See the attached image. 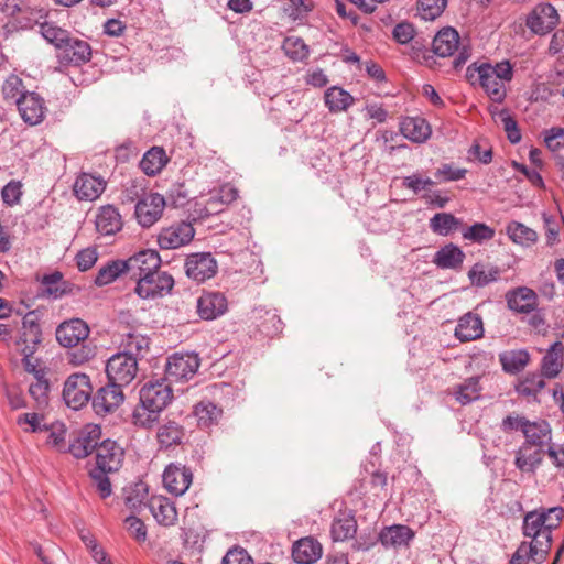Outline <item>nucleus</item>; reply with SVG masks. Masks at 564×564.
Segmentation results:
<instances>
[{"mask_svg":"<svg viewBox=\"0 0 564 564\" xmlns=\"http://www.w3.org/2000/svg\"><path fill=\"white\" fill-rule=\"evenodd\" d=\"M563 517L562 507L540 508L525 513L522 533L531 541L518 546L511 564H523L525 558H531L533 564L543 563L552 546V531L558 527Z\"/></svg>","mask_w":564,"mask_h":564,"instance_id":"f257e3e1","label":"nucleus"},{"mask_svg":"<svg viewBox=\"0 0 564 564\" xmlns=\"http://www.w3.org/2000/svg\"><path fill=\"white\" fill-rule=\"evenodd\" d=\"M513 77V67L509 61L495 65L473 63L466 69V78L473 85H479L494 102H502L507 96V84Z\"/></svg>","mask_w":564,"mask_h":564,"instance_id":"f03ea898","label":"nucleus"},{"mask_svg":"<svg viewBox=\"0 0 564 564\" xmlns=\"http://www.w3.org/2000/svg\"><path fill=\"white\" fill-rule=\"evenodd\" d=\"M140 403L132 413L133 424L140 427H151L158 421L162 411L171 403L173 392L166 379L150 380L140 390Z\"/></svg>","mask_w":564,"mask_h":564,"instance_id":"7ed1b4c3","label":"nucleus"},{"mask_svg":"<svg viewBox=\"0 0 564 564\" xmlns=\"http://www.w3.org/2000/svg\"><path fill=\"white\" fill-rule=\"evenodd\" d=\"M0 13L9 20L14 30H31L41 19L48 18L50 11L43 0H2Z\"/></svg>","mask_w":564,"mask_h":564,"instance_id":"20e7f679","label":"nucleus"},{"mask_svg":"<svg viewBox=\"0 0 564 564\" xmlns=\"http://www.w3.org/2000/svg\"><path fill=\"white\" fill-rule=\"evenodd\" d=\"M138 372V361L129 352H118L110 357L106 365V373L110 382L126 387Z\"/></svg>","mask_w":564,"mask_h":564,"instance_id":"39448f33","label":"nucleus"},{"mask_svg":"<svg viewBox=\"0 0 564 564\" xmlns=\"http://www.w3.org/2000/svg\"><path fill=\"white\" fill-rule=\"evenodd\" d=\"M93 387L86 373L76 372L70 375L63 389V399L68 408L79 410L86 405L91 397Z\"/></svg>","mask_w":564,"mask_h":564,"instance_id":"423d86ee","label":"nucleus"},{"mask_svg":"<svg viewBox=\"0 0 564 564\" xmlns=\"http://www.w3.org/2000/svg\"><path fill=\"white\" fill-rule=\"evenodd\" d=\"M55 56L61 65L80 66L90 61L91 47L87 41L69 34L56 50Z\"/></svg>","mask_w":564,"mask_h":564,"instance_id":"0eeeda50","label":"nucleus"},{"mask_svg":"<svg viewBox=\"0 0 564 564\" xmlns=\"http://www.w3.org/2000/svg\"><path fill=\"white\" fill-rule=\"evenodd\" d=\"M174 286V279L166 272L155 270L139 278L135 285V293L142 299H154L171 292Z\"/></svg>","mask_w":564,"mask_h":564,"instance_id":"6e6552de","label":"nucleus"},{"mask_svg":"<svg viewBox=\"0 0 564 564\" xmlns=\"http://www.w3.org/2000/svg\"><path fill=\"white\" fill-rule=\"evenodd\" d=\"M199 367V359L196 354H174L169 357L165 367L166 381L180 382L192 378Z\"/></svg>","mask_w":564,"mask_h":564,"instance_id":"1a4fd4ad","label":"nucleus"},{"mask_svg":"<svg viewBox=\"0 0 564 564\" xmlns=\"http://www.w3.org/2000/svg\"><path fill=\"white\" fill-rule=\"evenodd\" d=\"M166 200L159 193H150L139 199L135 204L134 215L138 224L143 228L153 226L163 214Z\"/></svg>","mask_w":564,"mask_h":564,"instance_id":"9d476101","label":"nucleus"},{"mask_svg":"<svg viewBox=\"0 0 564 564\" xmlns=\"http://www.w3.org/2000/svg\"><path fill=\"white\" fill-rule=\"evenodd\" d=\"M195 235L191 223L180 221L164 227L158 235V243L161 249L172 250L188 245Z\"/></svg>","mask_w":564,"mask_h":564,"instance_id":"9b49d317","label":"nucleus"},{"mask_svg":"<svg viewBox=\"0 0 564 564\" xmlns=\"http://www.w3.org/2000/svg\"><path fill=\"white\" fill-rule=\"evenodd\" d=\"M217 269V261L209 252L191 254L185 262L186 275L197 283L215 276Z\"/></svg>","mask_w":564,"mask_h":564,"instance_id":"f8f14e48","label":"nucleus"},{"mask_svg":"<svg viewBox=\"0 0 564 564\" xmlns=\"http://www.w3.org/2000/svg\"><path fill=\"white\" fill-rule=\"evenodd\" d=\"M101 436V429L96 424H87L85 425L77 435L70 441L68 445V453H70L75 458H85L93 451L96 452L98 447V442Z\"/></svg>","mask_w":564,"mask_h":564,"instance_id":"ddd939ff","label":"nucleus"},{"mask_svg":"<svg viewBox=\"0 0 564 564\" xmlns=\"http://www.w3.org/2000/svg\"><path fill=\"white\" fill-rule=\"evenodd\" d=\"M162 478L163 485L170 494L182 496L193 481V473L182 464L171 463L164 469Z\"/></svg>","mask_w":564,"mask_h":564,"instance_id":"4468645a","label":"nucleus"},{"mask_svg":"<svg viewBox=\"0 0 564 564\" xmlns=\"http://www.w3.org/2000/svg\"><path fill=\"white\" fill-rule=\"evenodd\" d=\"M556 9L550 3H540L527 18V26L535 34H546L558 23Z\"/></svg>","mask_w":564,"mask_h":564,"instance_id":"2eb2a0df","label":"nucleus"},{"mask_svg":"<svg viewBox=\"0 0 564 564\" xmlns=\"http://www.w3.org/2000/svg\"><path fill=\"white\" fill-rule=\"evenodd\" d=\"M127 274L131 279L139 280L142 275H147L160 269L161 259L154 250H142L127 260H123Z\"/></svg>","mask_w":564,"mask_h":564,"instance_id":"dca6fc26","label":"nucleus"},{"mask_svg":"<svg viewBox=\"0 0 564 564\" xmlns=\"http://www.w3.org/2000/svg\"><path fill=\"white\" fill-rule=\"evenodd\" d=\"M42 341V332L39 314L35 311L28 312L22 319V327L15 341L19 350H36Z\"/></svg>","mask_w":564,"mask_h":564,"instance_id":"f3484780","label":"nucleus"},{"mask_svg":"<svg viewBox=\"0 0 564 564\" xmlns=\"http://www.w3.org/2000/svg\"><path fill=\"white\" fill-rule=\"evenodd\" d=\"M124 394L122 386L110 382L98 389L93 399V408L97 414H107L113 412L122 404Z\"/></svg>","mask_w":564,"mask_h":564,"instance_id":"a211bd4d","label":"nucleus"},{"mask_svg":"<svg viewBox=\"0 0 564 564\" xmlns=\"http://www.w3.org/2000/svg\"><path fill=\"white\" fill-rule=\"evenodd\" d=\"M123 448L115 441L105 440L96 448V467L106 471H117L123 462Z\"/></svg>","mask_w":564,"mask_h":564,"instance_id":"6ab92c4d","label":"nucleus"},{"mask_svg":"<svg viewBox=\"0 0 564 564\" xmlns=\"http://www.w3.org/2000/svg\"><path fill=\"white\" fill-rule=\"evenodd\" d=\"M56 339L63 347H76L89 335L88 325L80 318H72L63 322L56 328Z\"/></svg>","mask_w":564,"mask_h":564,"instance_id":"aec40b11","label":"nucleus"},{"mask_svg":"<svg viewBox=\"0 0 564 564\" xmlns=\"http://www.w3.org/2000/svg\"><path fill=\"white\" fill-rule=\"evenodd\" d=\"M106 188V182L100 176L89 173L79 174L73 185L74 195L78 200L93 202L97 199Z\"/></svg>","mask_w":564,"mask_h":564,"instance_id":"412c9836","label":"nucleus"},{"mask_svg":"<svg viewBox=\"0 0 564 564\" xmlns=\"http://www.w3.org/2000/svg\"><path fill=\"white\" fill-rule=\"evenodd\" d=\"M18 110L24 122L35 126L44 119V100L35 93H26L18 99Z\"/></svg>","mask_w":564,"mask_h":564,"instance_id":"4be33fe9","label":"nucleus"},{"mask_svg":"<svg viewBox=\"0 0 564 564\" xmlns=\"http://www.w3.org/2000/svg\"><path fill=\"white\" fill-rule=\"evenodd\" d=\"M227 299L220 292H206L197 299V313L206 321L215 319L227 311Z\"/></svg>","mask_w":564,"mask_h":564,"instance_id":"5701e85b","label":"nucleus"},{"mask_svg":"<svg viewBox=\"0 0 564 564\" xmlns=\"http://www.w3.org/2000/svg\"><path fill=\"white\" fill-rule=\"evenodd\" d=\"M508 307L514 312L528 314L538 306L536 293L527 286H519L506 294Z\"/></svg>","mask_w":564,"mask_h":564,"instance_id":"b1692460","label":"nucleus"},{"mask_svg":"<svg viewBox=\"0 0 564 564\" xmlns=\"http://www.w3.org/2000/svg\"><path fill=\"white\" fill-rule=\"evenodd\" d=\"M122 218L119 210L112 205L101 206L95 218L96 230L104 236L117 234L122 228Z\"/></svg>","mask_w":564,"mask_h":564,"instance_id":"393cba45","label":"nucleus"},{"mask_svg":"<svg viewBox=\"0 0 564 564\" xmlns=\"http://www.w3.org/2000/svg\"><path fill=\"white\" fill-rule=\"evenodd\" d=\"M149 509L156 520L163 527L174 525L177 521V511L173 501L163 496H154L149 500Z\"/></svg>","mask_w":564,"mask_h":564,"instance_id":"a878e982","label":"nucleus"},{"mask_svg":"<svg viewBox=\"0 0 564 564\" xmlns=\"http://www.w3.org/2000/svg\"><path fill=\"white\" fill-rule=\"evenodd\" d=\"M413 538L414 532L409 527L402 524L386 527L379 533V541L387 549L406 546Z\"/></svg>","mask_w":564,"mask_h":564,"instance_id":"bb28decb","label":"nucleus"},{"mask_svg":"<svg viewBox=\"0 0 564 564\" xmlns=\"http://www.w3.org/2000/svg\"><path fill=\"white\" fill-rule=\"evenodd\" d=\"M322 545L313 538L299 540L292 549V557L297 564H313L321 558Z\"/></svg>","mask_w":564,"mask_h":564,"instance_id":"cd10ccee","label":"nucleus"},{"mask_svg":"<svg viewBox=\"0 0 564 564\" xmlns=\"http://www.w3.org/2000/svg\"><path fill=\"white\" fill-rule=\"evenodd\" d=\"M404 138L415 143L425 142L432 133L429 122L422 117H406L400 123Z\"/></svg>","mask_w":564,"mask_h":564,"instance_id":"c85d7f7f","label":"nucleus"},{"mask_svg":"<svg viewBox=\"0 0 564 564\" xmlns=\"http://www.w3.org/2000/svg\"><path fill=\"white\" fill-rule=\"evenodd\" d=\"M482 334V321L477 314L467 313L458 319L455 336L462 343L480 338Z\"/></svg>","mask_w":564,"mask_h":564,"instance_id":"c756f323","label":"nucleus"},{"mask_svg":"<svg viewBox=\"0 0 564 564\" xmlns=\"http://www.w3.org/2000/svg\"><path fill=\"white\" fill-rule=\"evenodd\" d=\"M543 449L522 444L516 452L514 465L522 473L534 474L543 460Z\"/></svg>","mask_w":564,"mask_h":564,"instance_id":"7c9ffc66","label":"nucleus"},{"mask_svg":"<svg viewBox=\"0 0 564 564\" xmlns=\"http://www.w3.org/2000/svg\"><path fill=\"white\" fill-rule=\"evenodd\" d=\"M464 259L465 253L458 246L447 243L435 252L433 263L440 269L459 270Z\"/></svg>","mask_w":564,"mask_h":564,"instance_id":"2f4dec72","label":"nucleus"},{"mask_svg":"<svg viewBox=\"0 0 564 564\" xmlns=\"http://www.w3.org/2000/svg\"><path fill=\"white\" fill-rule=\"evenodd\" d=\"M357 522L350 510H340L332 523V536L334 541H346L355 536Z\"/></svg>","mask_w":564,"mask_h":564,"instance_id":"473e14b6","label":"nucleus"},{"mask_svg":"<svg viewBox=\"0 0 564 564\" xmlns=\"http://www.w3.org/2000/svg\"><path fill=\"white\" fill-rule=\"evenodd\" d=\"M523 435L525 437V442L523 444L543 449V446L551 441L550 424L544 420L534 422L529 421Z\"/></svg>","mask_w":564,"mask_h":564,"instance_id":"72a5a7b5","label":"nucleus"},{"mask_svg":"<svg viewBox=\"0 0 564 564\" xmlns=\"http://www.w3.org/2000/svg\"><path fill=\"white\" fill-rule=\"evenodd\" d=\"M459 35L453 28L441 30L433 40V51L441 57L452 56L458 48Z\"/></svg>","mask_w":564,"mask_h":564,"instance_id":"f704fd0d","label":"nucleus"},{"mask_svg":"<svg viewBox=\"0 0 564 564\" xmlns=\"http://www.w3.org/2000/svg\"><path fill=\"white\" fill-rule=\"evenodd\" d=\"M167 162L169 158L164 149L153 147L143 154L142 160L140 161V169L144 174L154 176L162 171Z\"/></svg>","mask_w":564,"mask_h":564,"instance_id":"c9c22d12","label":"nucleus"},{"mask_svg":"<svg viewBox=\"0 0 564 564\" xmlns=\"http://www.w3.org/2000/svg\"><path fill=\"white\" fill-rule=\"evenodd\" d=\"M500 273L501 271L498 267L477 262L468 271V278L473 285L484 288L489 283L497 281Z\"/></svg>","mask_w":564,"mask_h":564,"instance_id":"e433bc0d","label":"nucleus"},{"mask_svg":"<svg viewBox=\"0 0 564 564\" xmlns=\"http://www.w3.org/2000/svg\"><path fill=\"white\" fill-rule=\"evenodd\" d=\"M480 377H469L453 388L456 401L465 405L480 398Z\"/></svg>","mask_w":564,"mask_h":564,"instance_id":"4c0bfd02","label":"nucleus"},{"mask_svg":"<svg viewBox=\"0 0 564 564\" xmlns=\"http://www.w3.org/2000/svg\"><path fill=\"white\" fill-rule=\"evenodd\" d=\"M325 105L330 112L346 111L355 101L354 97L345 89L333 86L325 91Z\"/></svg>","mask_w":564,"mask_h":564,"instance_id":"58836bf2","label":"nucleus"},{"mask_svg":"<svg viewBox=\"0 0 564 564\" xmlns=\"http://www.w3.org/2000/svg\"><path fill=\"white\" fill-rule=\"evenodd\" d=\"M510 240L522 247H531L538 241V234L520 221H510L506 228Z\"/></svg>","mask_w":564,"mask_h":564,"instance_id":"ea45409f","label":"nucleus"},{"mask_svg":"<svg viewBox=\"0 0 564 564\" xmlns=\"http://www.w3.org/2000/svg\"><path fill=\"white\" fill-rule=\"evenodd\" d=\"M499 361L506 372L518 373L529 364L530 355L525 349L507 350L499 354Z\"/></svg>","mask_w":564,"mask_h":564,"instance_id":"a19ab883","label":"nucleus"},{"mask_svg":"<svg viewBox=\"0 0 564 564\" xmlns=\"http://www.w3.org/2000/svg\"><path fill=\"white\" fill-rule=\"evenodd\" d=\"M223 410L210 401H200L194 408V415L200 427L207 429L221 417Z\"/></svg>","mask_w":564,"mask_h":564,"instance_id":"79ce46f5","label":"nucleus"},{"mask_svg":"<svg viewBox=\"0 0 564 564\" xmlns=\"http://www.w3.org/2000/svg\"><path fill=\"white\" fill-rule=\"evenodd\" d=\"M562 350L563 345L561 341H556L551 346L550 350L542 359V377L552 379L561 372L563 364L561 361L560 355L562 354Z\"/></svg>","mask_w":564,"mask_h":564,"instance_id":"37998d69","label":"nucleus"},{"mask_svg":"<svg viewBox=\"0 0 564 564\" xmlns=\"http://www.w3.org/2000/svg\"><path fill=\"white\" fill-rule=\"evenodd\" d=\"M149 338L135 329H131L122 335L121 346L124 348L123 352H129L135 358L143 356L149 349Z\"/></svg>","mask_w":564,"mask_h":564,"instance_id":"c03bdc74","label":"nucleus"},{"mask_svg":"<svg viewBox=\"0 0 564 564\" xmlns=\"http://www.w3.org/2000/svg\"><path fill=\"white\" fill-rule=\"evenodd\" d=\"M36 25L40 26L42 36L55 47V51L70 34L69 31L57 26L52 21H48V18L41 19V22H39Z\"/></svg>","mask_w":564,"mask_h":564,"instance_id":"a18cd8bd","label":"nucleus"},{"mask_svg":"<svg viewBox=\"0 0 564 564\" xmlns=\"http://www.w3.org/2000/svg\"><path fill=\"white\" fill-rule=\"evenodd\" d=\"M47 437L46 444L51 448L55 449L58 453H67L68 445L66 442L67 429L65 424L61 422L52 423L48 427H46Z\"/></svg>","mask_w":564,"mask_h":564,"instance_id":"49530a36","label":"nucleus"},{"mask_svg":"<svg viewBox=\"0 0 564 564\" xmlns=\"http://www.w3.org/2000/svg\"><path fill=\"white\" fill-rule=\"evenodd\" d=\"M460 220L449 213H437L430 219V228L440 236H447L456 230Z\"/></svg>","mask_w":564,"mask_h":564,"instance_id":"de8ad7c7","label":"nucleus"},{"mask_svg":"<svg viewBox=\"0 0 564 564\" xmlns=\"http://www.w3.org/2000/svg\"><path fill=\"white\" fill-rule=\"evenodd\" d=\"M183 436V427L176 422L169 421L161 425L158 431V442L163 447H170L178 444Z\"/></svg>","mask_w":564,"mask_h":564,"instance_id":"09e8293b","label":"nucleus"},{"mask_svg":"<svg viewBox=\"0 0 564 564\" xmlns=\"http://www.w3.org/2000/svg\"><path fill=\"white\" fill-rule=\"evenodd\" d=\"M238 197V191L230 184H226L220 187L218 193L210 196L207 200V208L210 213H218L221 210V205H227L236 200Z\"/></svg>","mask_w":564,"mask_h":564,"instance_id":"8fccbe9b","label":"nucleus"},{"mask_svg":"<svg viewBox=\"0 0 564 564\" xmlns=\"http://www.w3.org/2000/svg\"><path fill=\"white\" fill-rule=\"evenodd\" d=\"M126 272L127 270L123 260L108 262L99 269L95 278V284L98 286L107 285L113 282L121 273Z\"/></svg>","mask_w":564,"mask_h":564,"instance_id":"3c124183","label":"nucleus"},{"mask_svg":"<svg viewBox=\"0 0 564 564\" xmlns=\"http://www.w3.org/2000/svg\"><path fill=\"white\" fill-rule=\"evenodd\" d=\"M30 383L29 393L34 400L37 409H45L48 405L50 382L45 376L34 378Z\"/></svg>","mask_w":564,"mask_h":564,"instance_id":"603ef678","label":"nucleus"},{"mask_svg":"<svg viewBox=\"0 0 564 564\" xmlns=\"http://www.w3.org/2000/svg\"><path fill=\"white\" fill-rule=\"evenodd\" d=\"M495 229L484 223H475L463 230V238L476 243L489 241L495 237Z\"/></svg>","mask_w":564,"mask_h":564,"instance_id":"864d4df0","label":"nucleus"},{"mask_svg":"<svg viewBox=\"0 0 564 564\" xmlns=\"http://www.w3.org/2000/svg\"><path fill=\"white\" fill-rule=\"evenodd\" d=\"M545 387L544 379L539 373H528L516 387V391L525 397H535Z\"/></svg>","mask_w":564,"mask_h":564,"instance_id":"5fc2aeb1","label":"nucleus"},{"mask_svg":"<svg viewBox=\"0 0 564 564\" xmlns=\"http://www.w3.org/2000/svg\"><path fill=\"white\" fill-rule=\"evenodd\" d=\"M259 317L263 321L259 324L261 332L273 336L282 332V321L274 310H258Z\"/></svg>","mask_w":564,"mask_h":564,"instance_id":"6e6d98bb","label":"nucleus"},{"mask_svg":"<svg viewBox=\"0 0 564 564\" xmlns=\"http://www.w3.org/2000/svg\"><path fill=\"white\" fill-rule=\"evenodd\" d=\"M447 0H419L417 14L425 21L438 18L446 8Z\"/></svg>","mask_w":564,"mask_h":564,"instance_id":"4d7b16f0","label":"nucleus"},{"mask_svg":"<svg viewBox=\"0 0 564 564\" xmlns=\"http://www.w3.org/2000/svg\"><path fill=\"white\" fill-rule=\"evenodd\" d=\"M282 48L293 61H303L310 53L308 46L301 37L297 36L286 37L283 42Z\"/></svg>","mask_w":564,"mask_h":564,"instance_id":"13d9d810","label":"nucleus"},{"mask_svg":"<svg viewBox=\"0 0 564 564\" xmlns=\"http://www.w3.org/2000/svg\"><path fill=\"white\" fill-rule=\"evenodd\" d=\"M109 471L101 470L98 468H94L90 470V478L94 487L98 491L100 498L106 499L111 496L112 488L109 477L107 476Z\"/></svg>","mask_w":564,"mask_h":564,"instance_id":"bf43d9fd","label":"nucleus"},{"mask_svg":"<svg viewBox=\"0 0 564 564\" xmlns=\"http://www.w3.org/2000/svg\"><path fill=\"white\" fill-rule=\"evenodd\" d=\"M2 93L4 99L11 100L17 105L18 99L25 94L23 93L22 79L15 75L9 76L3 83Z\"/></svg>","mask_w":564,"mask_h":564,"instance_id":"052dcab7","label":"nucleus"},{"mask_svg":"<svg viewBox=\"0 0 564 564\" xmlns=\"http://www.w3.org/2000/svg\"><path fill=\"white\" fill-rule=\"evenodd\" d=\"M145 185L144 180H130L123 185L122 189V200L127 203H132L134 200L141 199L145 196Z\"/></svg>","mask_w":564,"mask_h":564,"instance_id":"680f3d73","label":"nucleus"},{"mask_svg":"<svg viewBox=\"0 0 564 564\" xmlns=\"http://www.w3.org/2000/svg\"><path fill=\"white\" fill-rule=\"evenodd\" d=\"M435 182L430 177H423L420 173H413L402 180V186L411 189L414 194L433 186Z\"/></svg>","mask_w":564,"mask_h":564,"instance_id":"e2e57ef3","label":"nucleus"},{"mask_svg":"<svg viewBox=\"0 0 564 564\" xmlns=\"http://www.w3.org/2000/svg\"><path fill=\"white\" fill-rule=\"evenodd\" d=\"M36 350L33 349H21L20 352L23 356L22 365L26 372L32 373L34 378L45 376V369L40 367V360L33 355Z\"/></svg>","mask_w":564,"mask_h":564,"instance_id":"0e129e2a","label":"nucleus"},{"mask_svg":"<svg viewBox=\"0 0 564 564\" xmlns=\"http://www.w3.org/2000/svg\"><path fill=\"white\" fill-rule=\"evenodd\" d=\"M467 174L466 169H455L451 164H443L434 173L440 182H454L463 180Z\"/></svg>","mask_w":564,"mask_h":564,"instance_id":"69168bd1","label":"nucleus"},{"mask_svg":"<svg viewBox=\"0 0 564 564\" xmlns=\"http://www.w3.org/2000/svg\"><path fill=\"white\" fill-rule=\"evenodd\" d=\"M128 533L138 542H144L148 536L145 524L137 517L130 516L124 520Z\"/></svg>","mask_w":564,"mask_h":564,"instance_id":"338daca9","label":"nucleus"},{"mask_svg":"<svg viewBox=\"0 0 564 564\" xmlns=\"http://www.w3.org/2000/svg\"><path fill=\"white\" fill-rule=\"evenodd\" d=\"M544 143L551 151H557L564 147V129L553 127L545 131Z\"/></svg>","mask_w":564,"mask_h":564,"instance_id":"774afa93","label":"nucleus"}]
</instances>
